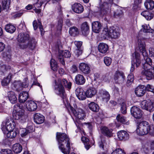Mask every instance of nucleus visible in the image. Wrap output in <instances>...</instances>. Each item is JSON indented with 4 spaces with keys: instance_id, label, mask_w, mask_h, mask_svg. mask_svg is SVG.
Returning a JSON list of instances; mask_svg holds the SVG:
<instances>
[{
    "instance_id": "obj_11",
    "label": "nucleus",
    "mask_w": 154,
    "mask_h": 154,
    "mask_svg": "<svg viewBox=\"0 0 154 154\" xmlns=\"http://www.w3.org/2000/svg\"><path fill=\"white\" fill-rule=\"evenodd\" d=\"M141 106L142 108L150 112L153 111V102L150 100H143L141 102Z\"/></svg>"
},
{
    "instance_id": "obj_54",
    "label": "nucleus",
    "mask_w": 154,
    "mask_h": 154,
    "mask_svg": "<svg viewBox=\"0 0 154 154\" xmlns=\"http://www.w3.org/2000/svg\"><path fill=\"white\" fill-rule=\"evenodd\" d=\"M99 146L102 150L104 149V147L106 145L105 141L104 140H103L102 139L98 142Z\"/></svg>"
},
{
    "instance_id": "obj_28",
    "label": "nucleus",
    "mask_w": 154,
    "mask_h": 154,
    "mask_svg": "<svg viewBox=\"0 0 154 154\" xmlns=\"http://www.w3.org/2000/svg\"><path fill=\"white\" fill-rule=\"evenodd\" d=\"M29 97L28 92H22L20 93L19 96V100L20 103H23L25 102Z\"/></svg>"
},
{
    "instance_id": "obj_18",
    "label": "nucleus",
    "mask_w": 154,
    "mask_h": 154,
    "mask_svg": "<svg viewBox=\"0 0 154 154\" xmlns=\"http://www.w3.org/2000/svg\"><path fill=\"white\" fill-rule=\"evenodd\" d=\"M26 107L27 110L30 112L35 111L37 108L36 103L32 100L26 102Z\"/></svg>"
},
{
    "instance_id": "obj_12",
    "label": "nucleus",
    "mask_w": 154,
    "mask_h": 154,
    "mask_svg": "<svg viewBox=\"0 0 154 154\" xmlns=\"http://www.w3.org/2000/svg\"><path fill=\"white\" fill-rule=\"evenodd\" d=\"M142 74L147 80L154 79V70L149 69L145 70H143L141 72Z\"/></svg>"
},
{
    "instance_id": "obj_34",
    "label": "nucleus",
    "mask_w": 154,
    "mask_h": 154,
    "mask_svg": "<svg viewBox=\"0 0 154 154\" xmlns=\"http://www.w3.org/2000/svg\"><path fill=\"white\" fill-rule=\"evenodd\" d=\"M88 107L90 110L94 112H98L99 109V107L98 104L94 102L90 103L88 105Z\"/></svg>"
},
{
    "instance_id": "obj_63",
    "label": "nucleus",
    "mask_w": 154,
    "mask_h": 154,
    "mask_svg": "<svg viewBox=\"0 0 154 154\" xmlns=\"http://www.w3.org/2000/svg\"><path fill=\"white\" fill-rule=\"evenodd\" d=\"M149 54L151 57H154V48H150L149 49Z\"/></svg>"
},
{
    "instance_id": "obj_62",
    "label": "nucleus",
    "mask_w": 154,
    "mask_h": 154,
    "mask_svg": "<svg viewBox=\"0 0 154 154\" xmlns=\"http://www.w3.org/2000/svg\"><path fill=\"white\" fill-rule=\"evenodd\" d=\"M110 76L109 74H106L105 75H103L102 77V79L105 82H106L109 80Z\"/></svg>"
},
{
    "instance_id": "obj_43",
    "label": "nucleus",
    "mask_w": 154,
    "mask_h": 154,
    "mask_svg": "<svg viewBox=\"0 0 154 154\" xmlns=\"http://www.w3.org/2000/svg\"><path fill=\"white\" fill-rule=\"evenodd\" d=\"M6 133H7V137L10 139L14 138L16 137L17 134L16 131L14 130L8 131Z\"/></svg>"
},
{
    "instance_id": "obj_60",
    "label": "nucleus",
    "mask_w": 154,
    "mask_h": 154,
    "mask_svg": "<svg viewBox=\"0 0 154 154\" xmlns=\"http://www.w3.org/2000/svg\"><path fill=\"white\" fill-rule=\"evenodd\" d=\"M14 87L17 89L22 88L21 83L20 81L14 82Z\"/></svg>"
},
{
    "instance_id": "obj_40",
    "label": "nucleus",
    "mask_w": 154,
    "mask_h": 154,
    "mask_svg": "<svg viewBox=\"0 0 154 154\" xmlns=\"http://www.w3.org/2000/svg\"><path fill=\"white\" fill-rule=\"evenodd\" d=\"M81 140L84 143L85 148L87 149H88L91 147L89 140L87 137L85 136H82L81 137Z\"/></svg>"
},
{
    "instance_id": "obj_31",
    "label": "nucleus",
    "mask_w": 154,
    "mask_h": 154,
    "mask_svg": "<svg viewBox=\"0 0 154 154\" xmlns=\"http://www.w3.org/2000/svg\"><path fill=\"white\" fill-rule=\"evenodd\" d=\"M5 29L7 32L13 33L15 31L16 28L14 25L11 23H8L5 25Z\"/></svg>"
},
{
    "instance_id": "obj_37",
    "label": "nucleus",
    "mask_w": 154,
    "mask_h": 154,
    "mask_svg": "<svg viewBox=\"0 0 154 154\" xmlns=\"http://www.w3.org/2000/svg\"><path fill=\"white\" fill-rule=\"evenodd\" d=\"M12 149L14 152L17 153H20L22 151L23 148L20 144L17 143L13 146Z\"/></svg>"
},
{
    "instance_id": "obj_6",
    "label": "nucleus",
    "mask_w": 154,
    "mask_h": 154,
    "mask_svg": "<svg viewBox=\"0 0 154 154\" xmlns=\"http://www.w3.org/2000/svg\"><path fill=\"white\" fill-rule=\"evenodd\" d=\"M102 36L106 38L110 37L111 38L116 39L120 36V33L118 29L114 27H112L109 28H105L103 31Z\"/></svg>"
},
{
    "instance_id": "obj_16",
    "label": "nucleus",
    "mask_w": 154,
    "mask_h": 154,
    "mask_svg": "<svg viewBox=\"0 0 154 154\" xmlns=\"http://www.w3.org/2000/svg\"><path fill=\"white\" fill-rule=\"evenodd\" d=\"M75 94L78 98L80 100H84L86 98L85 92L82 88H77L75 90Z\"/></svg>"
},
{
    "instance_id": "obj_24",
    "label": "nucleus",
    "mask_w": 154,
    "mask_h": 154,
    "mask_svg": "<svg viewBox=\"0 0 154 154\" xmlns=\"http://www.w3.org/2000/svg\"><path fill=\"white\" fill-rule=\"evenodd\" d=\"M34 120L37 124H42L44 121L45 117L42 115L37 113L34 115Z\"/></svg>"
},
{
    "instance_id": "obj_53",
    "label": "nucleus",
    "mask_w": 154,
    "mask_h": 154,
    "mask_svg": "<svg viewBox=\"0 0 154 154\" xmlns=\"http://www.w3.org/2000/svg\"><path fill=\"white\" fill-rule=\"evenodd\" d=\"M66 108L68 112L70 114H73L74 115L76 110L73 107L69 104L68 105Z\"/></svg>"
},
{
    "instance_id": "obj_58",
    "label": "nucleus",
    "mask_w": 154,
    "mask_h": 154,
    "mask_svg": "<svg viewBox=\"0 0 154 154\" xmlns=\"http://www.w3.org/2000/svg\"><path fill=\"white\" fill-rule=\"evenodd\" d=\"M75 45L77 47L76 49H83L82 47V42L80 41H75L74 42Z\"/></svg>"
},
{
    "instance_id": "obj_49",
    "label": "nucleus",
    "mask_w": 154,
    "mask_h": 154,
    "mask_svg": "<svg viewBox=\"0 0 154 154\" xmlns=\"http://www.w3.org/2000/svg\"><path fill=\"white\" fill-rule=\"evenodd\" d=\"M116 119L118 122L122 123H124L126 122V118L120 114H119L117 116Z\"/></svg>"
},
{
    "instance_id": "obj_36",
    "label": "nucleus",
    "mask_w": 154,
    "mask_h": 154,
    "mask_svg": "<svg viewBox=\"0 0 154 154\" xmlns=\"http://www.w3.org/2000/svg\"><path fill=\"white\" fill-rule=\"evenodd\" d=\"M144 5L148 10H152L154 8V2L152 0H147L144 3Z\"/></svg>"
},
{
    "instance_id": "obj_23",
    "label": "nucleus",
    "mask_w": 154,
    "mask_h": 154,
    "mask_svg": "<svg viewBox=\"0 0 154 154\" xmlns=\"http://www.w3.org/2000/svg\"><path fill=\"white\" fill-rule=\"evenodd\" d=\"M72 9L75 13L78 14L82 13L84 10L83 6L80 4L78 3H75L72 6Z\"/></svg>"
},
{
    "instance_id": "obj_26",
    "label": "nucleus",
    "mask_w": 154,
    "mask_h": 154,
    "mask_svg": "<svg viewBox=\"0 0 154 154\" xmlns=\"http://www.w3.org/2000/svg\"><path fill=\"white\" fill-rule=\"evenodd\" d=\"M97 92V91L94 88H91L88 89L85 92L86 97L88 98H91L94 96Z\"/></svg>"
},
{
    "instance_id": "obj_8",
    "label": "nucleus",
    "mask_w": 154,
    "mask_h": 154,
    "mask_svg": "<svg viewBox=\"0 0 154 154\" xmlns=\"http://www.w3.org/2000/svg\"><path fill=\"white\" fill-rule=\"evenodd\" d=\"M133 60L131 61V66L130 71L131 73H132L134 70V64H136L137 67L141 63L140 54L136 51L133 54Z\"/></svg>"
},
{
    "instance_id": "obj_3",
    "label": "nucleus",
    "mask_w": 154,
    "mask_h": 154,
    "mask_svg": "<svg viewBox=\"0 0 154 154\" xmlns=\"http://www.w3.org/2000/svg\"><path fill=\"white\" fill-rule=\"evenodd\" d=\"M56 138L59 147L64 154H69L70 150V140L65 133L57 132Z\"/></svg>"
},
{
    "instance_id": "obj_48",
    "label": "nucleus",
    "mask_w": 154,
    "mask_h": 154,
    "mask_svg": "<svg viewBox=\"0 0 154 154\" xmlns=\"http://www.w3.org/2000/svg\"><path fill=\"white\" fill-rule=\"evenodd\" d=\"M2 4L3 9H8L10 5V1L9 0H3L2 1Z\"/></svg>"
},
{
    "instance_id": "obj_14",
    "label": "nucleus",
    "mask_w": 154,
    "mask_h": 154,
    "mask_svg": "<svg viewBox=\"0 0 154 154\" xmlns=\"http://www.w3.org/2000/svg\"><path fill=\"white\" fill-rule=\"evenodd\" d=\"M100 130L102 134L104 136L110 137L113 136V130L105 126H102L100 127Z\"/></svg>"
},
{
    "instance_id": "obj_15",
    "label": "nucleus",
    "mask_w": 154,
    "mask_h": 154,
    "mask_svg": "<svg viewBox=\"0 0 154 154\" xmlns=\"http://www.w3.org/2000/svg\"><path fill=\"white\" fill-rule=\"evenodd\" d=\"M144 63H142V68L143 70H146L150 69V67H152V61L151 59L149 58L147 55L146 57H144Z\"/></svg>"
},
{
    "instance_id": "obj_44",
    "label": "nucleus",
    "mask_w": 154,
    "mask_h": 154,
    "mask_svg": "<svg viewBox=\"0 0 154 154\" xmlns=\"http://www.w3.org/2000/svg\"><path fill=\"white\" fill-rule=\"evenodd\" d=\"M2 56L4 59L7 61H9L11 58V55L9 51L4 52L2 54Z\"/></svg>"
},
{
    "instance_id": "obj_30",
    "label": "nucleus",
    "mask_w": 154,
    "mask_h": 154,
    "mask_svg": "<svg viewBox=\"0 0 154 154\" xmlns=\"http://www.w3.org/2000/svg\"><path fill=\"white\" fill-rule=\"evenodd\" d=\"M8 97L11 103L14 104L16 103L17 99L14 92L11 91L8 92Z\"/></svg>"
},
{
    "instance_id": "obj_29",
    "label": "nucleus",
    "mask_w": 154,
    "mask_h": 154,
    "mask_svg": "<svg viewBox=\"0 0 154 154\" xmlns=\"http://www.w3.org/2000/svg\"><path fill=\"white\" fill-rule=\"evenodd\" d=\"M74 115L80 119H84L85 116L83 110L80 109H77L75 110Z\"/></svg>"
},
{
    "instance_id": "obj_19",
    "label": "nucleus",
    "mask_w": 154,
    "mask_h": 154,
    "mask_svg": "<svg viewBox=\"0 0 154 154\" xmlns=\"http://www.w3.org/2000/svg\"><path fill=\"white\" fill-rule=\"evenodd\" d=\"M138 44L139 51L142 53L143 57H146L148 55V54L146 51L145 44L144 42L139 39L138 40Z\"/></svg>"
},
{
    "instance_id": "obj_9",
    "label": "nucleus",
    "mask_w": 154,
    "mask_h": 154,
    "mask_svg": "<svg viewBox=\"0 0 154 154\" xmlns=\"http://www.w3.org/2000/svg\"><path fill=\"white\" fill-rule=\"evenodd\" d=\"M130 112L131 115L136 119H140L142 116V111L137 106L132 107L130 109Z\"/></svg>"
},
{
    "instance_id": "obj_2",
    "label": "nucleus",
    "mask_w": 154,
    "mask_h": 154,
    "mask_svg": "<svg viewBox=\"0 0 154 154\" xmlns=\"http://www.w3.org/2000/svg\"><path fill=\"white\" fill-rule=\"evenodd\" d=\"M72 83L67 81L65 79L62 80L58 79L55 80V85H54V90L55 93L60 96L63 100L64 103L65 101H66V95L64 88V86L68 89L71 87Z\"/></svg>"
},
{
    "instance_id": "obj_10",
    "label": "nucleus",
    "mask_w": 154,
    "mask_h": 154,
    "mask_svg": "<svg viewBox=\"0 0 154 154\" xmlns=\"http://www.w3.org/2000/svg\"><path fill=\"white\" fill-rule=\"evenodd\" d=\"M71 57L70 52L67 50L64 51L60 50L59 51V55L58 58L61 63L63 65L65 64L63 57L69 58Z\"/></svg>"
},
{
    "instance_id": "obj_21",
    "label": "nucleus",
    "mask_w": 154,
    "mask_h": 154,
    "mask_svg": "<svg viewBox=\"0 0 154 154\" xmlns=\"http://www.w3.org/2000/svg\"><path fill=\"white\" fill-rule=\"evenodd\" d=\"M92 27L93 31L95 33H97L100 31L102 25L99 21H94L92 23Z\"/></svg>"
},
{
    "instance_id": "obj_46",
    "label": "nucleus",
    "mask_w": 154,
    "mask_h": 154,
    "mask_svg": "<svg viewBox=\"0 0 154 154\" xmlns=\"http://www.w3.org/2000/svg\"><path fill=\"white\" fill-rule=\"evenodd\" d=\"M120 111L123 114H125L127 112L126 106L125 103L123 102L120 104Z\"/></svg>"
},
{
    "instance_id": "obj_32",
    "label": "nucleus",
    "mask_w": 154,
    "mask_h": 154,
    "mask_svg": "<svg viewBox=\"0 0 154 154\" xmlns=\"http://www.w3.org/2000/svg\"><path fill=\"white\" fill-rule=\"evenodd\" d=\"M100 93L103 100H105L106 102L109 100L110 95L108 91L102 90L100 91Z\"/></svg>"
},
{
    "instance_id": "obj_47",
    "label": "nucleus",
    "mask_w": 154,
    "mask_h": 154,
    "mask_svg": "<svg viewBox=\"0 0 154 154\" xmlns=\"http://www.w3.org/2000/svg\"><path fill=\"white\" fill-rule=\"evenodd\" d=\"M114 12V16L115 17H119L122 15L123 12L118 7Z\"/></svg>"
},
{
    "instance_id": "obj_50",
    "label": "nucleus",
    "mask_w": 154,
    "mask_h": 154,
    "mask_svg": "<svg viewBox=\"0 0 154 154\" xmlns=\"http://www.w3.org/2000/svg\"><path fill=\"white\" fill-rule=\"evenodd\" d=\"M83 51V49H76L74 51V54L75 57H78L82 54Z\"/></svg>"
},
{
    "instance_id": "obj_52",
    "label": "nucleus",
    "mask_w": 154,
    "mask_h": 154,
    "mask_svg": "<svg viewBox=\"0 0 154 154\" xmlns=\"http://www.w3.org/2000/svg\"><path fill=\"white\" fill-rule=\"evenodd\" d=\"M111 154H125V153L124 150L119 148L116 149Z\"/></svg>"
},
{
    "instance_id": "obj_17",
    "label": "nucleus",
    "mask_w": 154,
    "mask_h": 154,
    "mask_svg": "<svg viewBox=\"0 0 154 154\" xmlns=\"http://www.w3.org/2000/svg\"><path fill=\"white\" fill-rule=\"evenodd\" d=\"M146 88L143 85H140L135 89V94L139 97H142L144 95L146 92Z\"/></svg>"
},
{
    "instance_id": "obj_22",
    "label": "nucleus",
    "mask_w": 154,
    "mask_h": 154,
    "mask_svg": "<svg viewBox=\"0 0 154 154\" xmlns=\"http://www.w3.org/2000/svg\"><path fill=\"white\" fill-rule=\"evenodd\" d=\"M118 138L120 140H126L129 138V135L128 133L125 131L122 130L117 133Z\"/></svg>"
},
{
    "instance_id": "obj_27",
    "label": "nucleus",
    "mask_w": 154,
    "mask_h": 154,
    "mask_svg": "<svg viewBox=\"0 0 154 154\" xmlns=\"http://www.w3.org/2000/svg\"><path fill=\"white\" fill-rule=\"evenodd\" d=\"M108 46L107 45L104 43H100L98 46V50L102 54H105L108 50Z\"/></svg>"
},
{
    "instance_id": "obj_5",
    "label": "nucleus",
    "mask_w": 154,
    "mask_h": 154,
    "mask_svg": "<svg viewBox=\"0 0 154 154\" xmlns=\"http://www.w3.org/2000/svg\"><path fill=\"white\" fill-rule=\"evenodd\" d=\"M120 0H109L110 3L104 2L100 6V9L98 13L100 16L102 17L104 15H109L111 12V4H114L116 5L119 2Z\"/></svg>"
},
{
    "instance_id": "obj_33",
    "label": "nucleus",
    "mask_w": 154,
    "mask_h": 154,
    "mask_svg": "<svg viewBox=\"0 0 154 154\" xmlns=\"http://www.w3.org/2000/svg\"><path fill=\"white\" fill-rule=\"evenodd\" d=\"M141 15L144 17L147 20H149L153 17V14L150 12L144 11L141 13Z\"/></svg>"
},
{
    "instance_id": "obj_42",
    "label": "nucleus",
    "mask_w": 154,
    "mask_h": 154,
    "mask_svg": "<svg viewBox=\"0 0 154 154\" xmlns=\"http://www.w3.org/2000/svg\"><path fill=\"white\" fill-rule=\"evenodd\" d=\"M11 76L10 75H8L6 77L4 78L1 82L2 85L3 86H7L9 83Z\"/></svg>"
},
{
    "instance_id": "obj_39",
    "label": "nucleus",
    "mask_w": 154,
    "mask_h": 154,
    "mask_svg": "<svg viewBox=\"0 0 154 154\" xmlns=\"http://www.w3.org/2000/svg\"><path fill=\"white\" fill-rule=\"evenodd\" d=\"M125 78V77L123 73L120 72H118L116 73L114 76V79L116 80H118V82H122L124 81Z\"/></svg>"
},
{
    "instance_id": "obj_25",
    "label": "nucleus",
    "mask_w": 154,
    "mask_h": 154,
    "mask_svg": "<svg viewBox=\"0 0 154 154\" xmlns=\"http://www.w3.org/2000/svg\"><path fill=\"white\" fill-rule=\"evenodd\" d=\"M75 81L77 84L81 85L85 83V79L82 75L78 74L75 76Z\"/></svg>"
},
{
    "instance_id": "obj_51",
    "label": "nucleus",
    "mask_w": 154,
    "mask_h": 154,
    "mask_svg": "<svg viewBox=\"0 0 154 154\" xmlns=\"http://www.w3.org/2000/svg\"><path fill=\"white\" fill-rule=\"evenodd\" d=\"M104 62L107 66H109L112 63V59L110 57H106L104 58Z\"/></svg>"
},
{
    "instance_id": "obj_59",
    "label": "nucleus",
    "mask_w": 154,
    "mask_h": 154,
    "mask_svg": "<svg viewBox=\"0 0 154 154\" xmlns=\"http://www.w3.org/2000/svg\"><path fill=\"white\" fill-rule=\"evenodd\" d=\"M46 2L45 0H42L41 1L40 3L37 2L34 4V6L36 8H39L41 7L42 5Z\"/></svg>"
},
{
    "instance_id": "obj_7",
    "label": "nucleus",
    "mask_w": 154,
    "mask_h": 154,
    "mask_svg": "<svg viewBox=\"0 0 154 154\" xmlns=\"http://www.w3.org/2000/svg\"><path fill=\"white\" fill-rule=\"evenodd\" d=\"M150 127L148 122L146 121L141 122L139 124L136 129V133L140 136L146 135L149 133Z\"/></svg>"
},
{
    "instance_id": "obj_38",
    "label": "nucleus",
    "mask_w": 154,
    "mask_h": 154,
    "mask_svg": "<svg viewBox=\"0 0 154 154\" xmlns=\"http://www.w3.org/2000/svg\"><path fill=\"white\" fill-rule=\"evenodd\" d=\"M69 33L72 36H76L79 34V31L78 29L75 27L73 26L69 29Z\"/></svg>"
},
{
    "instance_id": "obj_1",
    "label": "nucleus",
    "mask_w": 154,
    "mask_h": 154,
    "mask_svg": "<svg viewBox=\"0 0 154 154\" xmlns=\"http://www.w3.org/2000/svg\"><path fill=\"white\" fill-rule=\"evenodd\" d=\"M17 40L18 45L21 49H25L28 48L33 50L35 47L36 42L35 38L31 37L26 32H21L18 35Z\"/></svg>"
},
{
    "instance_id": "obj_41",
    "label": "nucleus",
    "mask_w": 154,
    "mask_h": 154,
    "mask_svg": "<svg viewBox=\"0 0 154 154\" xmlns=\"http://www.w3.org/2000/svg\"><path fill=\"white\" fill-rule=\"evenodd\" d=\"M142 29H143V32H151V33H154V29H151L149 25L144 24L142 26Z\"/></svg>"
},
{
    "instance_id": "obj_57",
    "label": "nucleus",
    "mask_w": 154,
    "mask_h": 154,
    "mask_svg": "<svg viewBox=\"0 0 154 154\" xmlns=\"http://www.w3.org/2000/svg\"><path fill=\"white\" fill-rule=\"evenodd\" d=\"M28 79L27 78H25L23 81V82L21 83L22 88L27 87L28 85Z\"/></svg>"
},
{
    "instance_id": "obj_61",
    "label": "nucleus",
    "mask_w": 154,
    "mask_h": 154,
    "mask_svg": "<svg viewBox=\"0 0 154 154\" xmlns=\"http://www.w3.org/2000/svg\"><path fill=\"white\" fill-rule=\"evenodd\" d=\"M29 133L27 130L25 129H23L21 131V136L22 137H24L28 135Z\"/></svg>"
},
{
    "instance_id": "obj_55",
    "label": "nucleus",
    "mask_w": 154,
    "mask_h": 154,
    "mask_svg": "<svg viewBox=\"0 0 154 154\" xmlns=\"http://www.w3.org/2000/svg\"><path fill=\"white\" fill-rule=\"evenodd\" d=\"M146 89L148 91H149L154 93V87L152 85L148 84L146 87Z\"/></svg>"
},
{
    "instance_id": "obj_4",
    "label": "nucleus",
    "mask_w": 154,
    "mask_h": 154,
    "mask_svg": "<svg viewBox=\"0 0 154 154\" xmlns=\"http://www.w3.org/2000/svg\"><path fill=\"white\" fill-rule=\"evenodd\" d=\"M23 107L21 104L17 103L14 106L13 112V118L15 120H18L21 123L25 122L27 118L22 110Z\"/></svg>"
},
{
    "instance_id": "obj_64",
    "label": "nucleus",
    "mask_w": 154,
    "mask_h": 154,
    "mask_svg": "<svg viewBox=\"0 0 154 154\" xmlns=\"http://www.w3.org/2000/svg\"><path fill=\"white\" fill-rule=\"evenodd\" d=\"M149 133L150 135L154 136V126H151Z\"/></svg>"
},
{
    "instance_id": "obj_13",
    "label": "nucleus",
    "mask_w": 154,
    "mask_h": 154,
    "mask_svg": "<svg viewBox=\"0 0 154 154\" xmlns=\"http://www.w3.org/2000/svg\"><path fill=\"white\" fill-rule=\"evenodd\" d=\"M79 68L81 71L85 75L89 74L91 71L89 65L85 63H81L79 64Z\"/></svg>"
},
{
    "instance_id": "obj_20",
    "label": "nucleus",
    "mask_w": 154,
    "mask_h": 154,
    "mask_svg": "<svg viewBox=\"0 0 154 154\" xmlns=\"http://www.w3.org/2000/svg\"><path fill=\"white\" fill-rule=\"evenodd\" d=\"M80 28L82 35L85 36L88 35L89 32V26L87 22L83 23L81 26Z\"/></svg>"
},
{
    "instance_id": "obj_35",
    "label": "nucleus",
    "mask_w": 154,
    "mask_h": 154,
    "mask_svg": "<svg viewBox=\"0 0 154 154\" xmlns=\"http://www.w3.org/2000/svg\"><path fill=\"white\" fill-rule=\"evenodd\" d=\"M14 126L12 125L11 123L8 122H7L5 125L2 128V130L4 131L5 133H6L5 131L8 132L14 130Z\"/></svg>"
},
{
    "instance_id": "obj_56",
    "label": "nucleus",
    "mask_w": 154,
    "mask_h": 154,
    "mask_svg": "<svg viewBox=\"0 0 154 154\" xmlns=\"http://www.w3.org/2000/svg\"><path fill=\"white\" fill-rule=\"evenodd\" d=\"M0 153L1 154H13L12 151L9 149H2Z\"/></svg>"
},
{
    "instance_id": "obj_45",
    "label": "nucleus",
    "mask_w": 154,
    "mask_h": 154,
    "mask_svg": "<svg viewBox=\"0 0 154 154\" xmlns=\"http://www.w3.org/2000/svg\"><path fill=\"white\" fill-rule=\"evenodd\" d=\"M50 65L52 70L54 71L57 70V65L56 61L53 59H51L50 61Z\"/></svg>"
}]
</instances>
